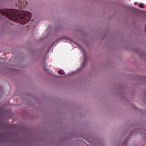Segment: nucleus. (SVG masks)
Instances as JSON below:
<instances>
[{"instance_id": "7ed1b4c3", "label": "nucleus", "mask_w": 146, "mask_h": 146, "mask_svg": "<svg viewBox=\"0 0 146 146\" xmlns=\"http://www.w3.org/2000/svg\"><path fill=\"white\" fill-rule=\"evenodd\" d=\"M82 50L83 51V60L82 61V65L83 66H84V65H85L86 64V55L85 54V53L84 52V50L83 49H82Z\"/></svg>"}, {"instance_id": "0eeeda50", "label": "nucleus", "mask_w": 146, "mask_h": 146, "mask_svg": "<svg viewBox=\"0 0 146 146\" xmlns=\"http://www.w3.org/2000/svg\"><path fill=\"white\" fill-rule=\"evenodd\" d=\"M65 39L64 38H60L58 40H63L64 39Z\"/></svg>"}, {"instance_id": "f03ea898", "label": "nucleus", "mask_w": 146, "mask_h": 146, "mask_svg": "<svg viewBox=\"0 0 146 146\" xmlns=\"http://www.w3.org/2000/svg\"><path fill=\"white\" fill-rule=\"evenodd\" d=\"M18 2L19 7L21 9L25 8L26 5H27V3L26 1L22 2L21 1L18 0Z\"/></svg>"}, {"instance_id": "20e7f679", "label": "nucleus", "mask_w": 146, "mask_h": 146, "mask_svg": "<svg viewBox=\"0 0 146 146\" xmlns=\"http://www.w3.org/2000/svg\"><path fill=\"white\" fill-rule=\"evenodd\" d=\"M58 73L60 74H62L64 73V72L62 70H60L58 71Z\"/></svg>"}, {"instance_id": "39448f33", "label": "nucleus", "mask_w": 146, "mask_h": 146, "mask_svg": "<svg viewBox=\"0 0 146 146\" xmlns=\"http://www.w3.org/2000/svg\"><path fill=\"white\" fill-rule=\"evenodd\" d=\"M129 138H127L123 142V144H126L128 141Z\"/></svg>"}, {"instance_id": "423d86ee", "label": "nucleus", "mask_w": 146, "mask_h": 146, "mask_svg": "<svg viewBox=\"0 0 146 146\" xmlns=\"http://www.w3.org/2000/svg\"><path fill=\"white\" fill-rule=\"evenodd\" d=\"M139 6L141 8H143L144 7V6L143 4H141L139 5Z\"/></svg>"}, {"instance_id": "f257e3e1", "label": "nucleus", "mask_w": 146, "mask_h": 146, "mask_svg": "<svg viewBox=\"0 0 146 146\" xmlns=\"http://www.w3.org/2000/svg\"><path fill=\"white\" fill-rule=\"evenodd\" d=\"M0 14L5 16L11 20L24 25L31 19L32 15L27 11L17 10L3 9H0Z\"/></svg>"}, {"instance_id": "6e6552de", "label": "nucleus", "mask_w": 146, "mask_h": 146, "mask_svg": "<svg viewBox=\"0 0 146 146\" xmlns=\"http://www.w3.org/2000/svg\"><path fill=\"white\" fill-rule=\"evenodd\" d=\"M134 4H135V5H136L137 4V3L135 2Z\"/></svg>"}]
</instances>
